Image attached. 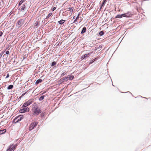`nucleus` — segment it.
Segmentation results:
<instances>
[{"label": "nucleus", "mask_w": 151, "mask_h": 151, "mask_svg": "<svg viewBox=\"0 0 151 151\" xmlns=\"http://www.w3.org/2000/svg\"><path fill=\"white\" fill-rule=\"evenodd\" d=\"M6 54L7 55H8V54H9V51H7L6 52Z\"/></svg>", "instance_id": "nucleus-27"}, {"label": "nucleus", "mask_w": 151, "mask_h": 151, "mask_svg": "<svg viewBox=\"0 0 151 151\" xmlns=\"http://www.w3.org/2000/svg\"><path fill=\"white\" fill-rule=\"evenodd\" d=\"M38 124L36 122H32L29 125V131H31L35 127L37 126Z\"/></svg>", "instance_id": "nucleus-4"}, {"label": "nucleus", "mask_w": 151, "mask_h": 151, "mask_svg": "<svg viewBox=\"0 0 151 151\" xmlns=\"http://www.w3.org/2000/svg\"><path fill=\"white\" fill-rule=\"evenodd\" d=\"M13 87V86L12 85H10L8 86L7 87L8 89H11Z\"/></svg>", "instance_id": "nucleus-16"}, {"label": "nucleus", "mask_w": 151, "mask_h": 151, "mask_svg": "<svg viewBox=\"0 0 151 151\" xmlns=\"http://www.w3.org/2000/svg\"><path fill=\"white\" fill-rule=\"evenodd\" d=\"M52 15V13H49L48 16L47 17V18H49V17L51 16Z\"/></svg>", "instance_id": "nucleus-22"}, {"label": "nucleus", "mask_w": 151, "mask_h": 151, "mask_svg": "<svg viewBox=\"0 0 151 151\" xmlns=\"http://www.w3.org/2000/svg\"><path fill=\"white\" fill-rule=\"evenodd\" d=\"M29 110V109L28 107H23L22 109L20 110L19 112L20 113H24L26 112H28Z\"/></svg>", "instance_id": "nucleus-7"}, {"label": "nucleus", "mask_w": 151, "mask_h": 151, "mask_svg": "<svg viewBox=\"0 0 151 151\" xmlns=\"http://www.w3.org/2000/svg\"><path fill=\"white\" fill-rule=\"evenodd\" d=\"M25 94V93H23V94H22V95L23 96L24 95V94Z\"/></svg>", "instance_id": "nucleus-34"}, {"label": "nucleus", "mask_w": 151, "mask_h": 151, "mask_svg": "<svg viewBox=\"0 0 151 151\" xmlns=\"http://www.w3.org/2000/svg\"><path fill=\"white\" fill-rule=\"evenodd\" d=\"M65 21V20H63V19H61L60 20L58 21V22L59 24H61L64 23Z\"/></svg>", "instance_id": "nucleus-13"}, {"label": "nucleus", "mask_w": 151, "mask_h": 151, "mask_svg": "<svg viewBox=\"0 0 151 151\" xmlns=\"http://www.w3.org/2000/svg\"><path fill=\"white\" fill-rule=\"evenodd\" d=\"M74 78V77L73 76L68 75L66 77L63 78L60 80L62 82H63L65 81H67L68 80H72Z\"/></svg>", "instance_id": "nucleus-1"}, {"label": "nucleus", "mask_w": 151, "mask_h": 151, "mask_svg": "<svg viewBox=\"0 0 151 151\" xmlns=\"http://www.w3.org/2000/svg\"><path fill=\"white\" fill-rule=\"evenodd\" d=\"M56 62H55V61L53 62L52 63L51 66H53L55 65H56Z\"/></svg>", "instance_id": "nucleus-20"}, {"label": "nucleus", "mask_w": 151, "mask_h": 151, "mask_svg": "<svg viewBox=\"0 0 151 151\" xmlns=\"http://www.w3.org/2000/svg\"><path fill=\"white\" fill-rule=\"evenodd\" d=\"M66 74V73H65V72L63 73H62V74H61V76H64Z\"/></svg>", "instance_id": "nucleus-26"}, {"label": "nucleus", "mask_w": 151, "mask_h": 151, "mask_svg": "<svg viewBox=\"0 0 151 151\" xmlns=\"http://www.w3.org/2000/svg\"><path fill=\"white\" fill-rule=\"evenodd\" d=\"M6 131V129H4L2 130H0V134H2L5 133Z\"/></svg>", "instance_id": "nucleus-11"}, {"label": "nucleus", "mask_w": 151, "mask_h": 151, "mask_svg": "<svg viewBox=\"0 0 151 151\" xmlns=\"http://www.w3.org/2000/svg\"><path fill=\"white\" fill-rule=\"evenodd\" d=\"M2 54H1V53L0 54V59L1 58V56H2Z\"/></svg>", "instance_id": "nucleus-32"}, {"label": "nucleus", "mask_w": 151, "mask_h": 151, "mask_svg": "<svg viewBox=\"0 0 151 151\" xmlns=\"http://www.w3.org/2000/svg\"><path fill=\"white\" fill-rule=\"evenodd\" d=\"M33 102V101L31 99L29 100L26 102H25L23 106H22V107H25L28 106L29 105L31 104Z\"/></svg>", "instance_id": "nucleus-5"}, {"label": "nucleus", "mask_w": 151, "mask_h": 151, "mask_svg": "<svg viewBox=\"0 0 151 151\" xmlns=\"http://www.w3.org/2000/svg\"><path fill=\"white\" fill-rule=\"evenodd\" d=\"M122 17H129V16L128 14H122L121 15H117L116 17V18H121Z\"/></svg>", "instance_id": "nucleus-8"}, {"label": "nucleus", "mask_w": 151, "mask_h": 151, "mask_svg": "<svg viewBox=\"0 0 151 151\" xmlns=\"http://www.w3.org/2000/svg\"><path fill=\"white\" fill-rule=\"evenodd\" d=\"M77 20V19H75V20L74 21V22H75V21H76V20Z\"/></svg>", "instance_id": "nucleus-33"}, {"label": "nucleus", "mask_w": 151, "mask_h": 151, "mask_svg": "<svg viewBox=\"0 0 151 151\" xmlns=\"http://www.w3.org/2000/svg\"><path fill=\"white\" fill-rule=\"evenodd\" d=\"M45 97V95H43V96H41L39 98V100L40 101H42V100H43L44 97Z\"/></svg>", "instance_id": "nucleus-15"}, {"label": "nucleus", "mask_w": 151, "mask_h": 151, "mask_svg": "<svg viewBox=\"0 0 151 151\" xmlns=\"http://www.w3.org/2000/svg\"><path fill=\"white\" fill-rule=\"evenodd\" d=\"M56 9V7H54L53 8V9H52V11H54V10H55Z\"/></svg>", "instance_id": "nucleus-30"}, {"label": "nucleus", "mask_w": 151, "mask_h": 151, "mask_svg": "<svg viewBox=\"0 0 151 151\" xmlns=\"http://www.w3.org/2000/svg\"><path fill=\"white\" fill-rule=\"evenodd\" d=\"M90 54H91V53H88V54H85L84 55V58H87L90 55Z\"/></svg>", "instance_id": "nucleus-17"}, {"label": "nucleus", "mask_w": 151, "mask_h": 151, "mask_svg": "<svg viewBox=\"0 0 151 151\" xmlns=\"http://www.w3.org/2000/svg\"><path fill=\"white\" fill-rule=\"evenodd\" d=\"M34 108L33 109L34 113L37 115L41 112V111L39 108L37 106V104H34Z\"/></svg>", "instance_id": "nucleus-2"}, {"label": "nucleus", "mask_w": 151, "mask_h": 151, "mask_svg": "<svg viewBox=\"0 0 151 151\" xmlns=\"http://www.w3.org/2000/svg\"><path fill=\"white\" fill-rule=\"evenodd\" d=\"M86 27H84L83 28L81 32V33L83 34L86 32Z\"/></svg>", "instance_id": "nucleus-10"}, {"label": "nucleus", "mask_w": 151, "mask_h": 151, "mask_svg": "<svg viewBox=\"0 0 151 151\" xmlns=\"http://www.w3.org/2000/svg\"><path fill=\"white\" fill-rule=\"evenodd\" d=\"M106 2V0H104L103 2V3L102 4V6H103L105 4V3Z\"/></svg>", "instance_id": "nucleus-23"}, {"label": "nucleus", "mask_w": 151, "mask_h": 151, "mask_svg": "<svg viewBox=\"0 0 151 151\" xmlns=\"http://www.w3.org/2000/svg\"><path fill=\"white\" fill-rule=\"evenodd\" d=\"M39 22L38 20L37 21L35 22V27H38L39 26L38 24Z\"/></svg>", "instance_id": "nucleus-14"}, {"label": "nucleus", "mask_w": 151, "mask_h": 151, "mask_svg": "<svg viewBox=\"0 0 151 151\" xmlns=\"http://www.w3.org/2000/svg\"><path fill=\"white\" fill-rule=\"evenodd\" d=\"M69 10L70 12H73V9L72 8H70L69 9Z\"/></svg>", "instance_id": "nucleus-24"}, {"label": "nucleus", "mask_w": 151, "mask_h": 151, "mask_svg": "<svg viewBox=\"0 0 151 151\" xmlns=\"http://www.w3.org/2000/svg\"><path fill=\"white\" fill-rule=\"evenodd\" d=\"M9 77V74L8 73L6 77V78H8V77Z\"/></svg>", "instance_id": "nucleus-29"}, {"label": "nucleus", "mask_w": 151, "mask_h": 151, "mask_svg": "<svg viewBox=\"0 0 151 151\" xmlns=\"http://www.w3.org/2000/svg\"><path fill=\"white\" fill-rule=\"evenodd\" d=\"M97 59L96 58H95L93 60H92V61L91 62H90V64H91L93 63V62L95 61Z\"/></svg>", "instance_id": "nucleus-25"}, {"label": "nucleus", "mask_w": 151, "mask_h": 151, "mask_svg": "<svg viewBox=\"0 0 151 151\" xmlns=\"http://www.w3.org/2000/svg\"><path fill=\"white\" fill-rule=\"evenodd\" d=\"M21 11L22 12H24L25 11V7L24 6H22V8L21 9Z\"/></svg>", "instance_id": "nucleus-18"}, {"label": "nucleus", "mask_w": 151, "mask_h": 151, "mask_svg": "<svg viewBox=\"0 0 151 151\" xmlns=\"http://www.w3.org/2000/svg\"><path fill=\"white\" fill-rule=\"evenodd\" d=\"M24 0H21L19 3V5H20L24 1Z\"/></svg>", "instance_id": "nucleus-19"}, {"label": "nucleus", "mask_w": 151, "mask_h": 151, "mask_svg": "<svg viewBox=\"0 0 151 151\" xmlns=\"http://www.w3.org/2000/svg\"><path fill=\"white\" fill-rule=\"evenodd\" d=\"M42 81V80L41 79H39L37 80L36 82H35V84L36 85H37L39 83H41Z\"/></svg>", "instance_id": "nucleus-12"}, {"label": "nucleus", "mask_w": 151, "mask_h": 151, "mask_svg": "<svg viewBox=\"0 0 151 151\" xmlns=\"http://www.w3.org/2000/svg\"><path fill=\"white\" fill-rule=\"evenodd\" d=\"M3 34V32L1 31L0 32V37Z\"/></svg>", "instance_id": "nucleus-28"}, {"label": "nucleus", "mask_w": 151, "mask_h": 151, "mask_svg": "<svg viewBox=\"0 0 151 151\" xmlns=\"http://www.w3.org/2000/svg\"><path fill=\"white\" fill-rule=\"evenodd\" d=\"M23 118V116L22 115H20L16 117L15 118L14 120L13 123H16L20 121Z\"/></svg>", "instance_id": "nucleus-3"}, {"label": "nucleus", "mask_w": 151, "mask_h": 151, "mask_svg": "<svg viewBox=\"0 0 151 151\" xmlns=\"http://www.w3.org/2000/svg\"><path fill=\"white\" fill-rule=\"evenodd\" d=\"M104 34V32L102 31H101L100 32L99 34L100 36L103 35Z\"/></svg>", "instance_id": "nucleus-21"}, {"label": "nucleus", "mask_w": 151, "mask_h": 151, "mask_svg": "<svg viewBox=\"0 0 151 151\" xmlns=\"http://www.w3.org/2000/svg\"><path fill=\"white\" fill-rule=\"evenodd\" d=\"M17 146V145H12L9 146V148L6 151H14L16 148Z\"/></svg>", "instance_id": "nucleus-6"}, {"label": "nucleus", "mask_w": 151, "mask_h": 151, "mask_svg": "<svg viewBox=\"0 0 151 151\" xmlns=\"http://www.w3.org/2000/svg\"><path fill=\"white\" fill-rule=\"evenodd\" d=\"M84 58H84V55L83 56L81 57V59L82 60Z\"/></svg>", "instance_id": "nucleus-31"}, {"label": "nucleus", "mask_w": 151, "mask_h": 151, "mask_svg": "<svg viewBox=\"0 0 151 151\" xmlns=\"http://www.w3.org/2000/svg\"><path fill=\"white\" fill-rule=\"evenodd\" d=\"M24 23L23 19H19L17 23V25L19 26V27L21 26Z\"/></svg>", "instance_id": "nucleus-9"}]
</instances>
